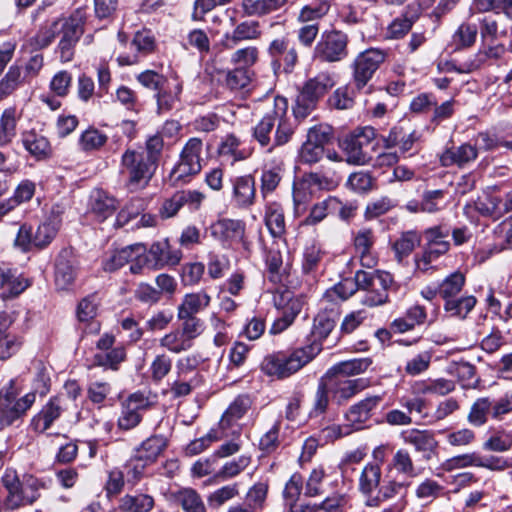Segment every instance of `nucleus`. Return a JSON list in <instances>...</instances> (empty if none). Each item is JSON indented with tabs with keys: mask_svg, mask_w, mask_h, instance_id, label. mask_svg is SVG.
<instances>
[{
	"mask_svg": "<svg viewBox=\"0 0 512 512\" xmlns=\"http://www.w3.org/2000/svg\"><path fill=\"white\" fill-rule=\"evenodd\" d=\"M335 326L334 320L326 313H319L314 318L310 345L293 350L289 355L277 353L264 358L261 367L265 374L279 379L286 378L308 364L322 349L318 342L325 339Z\"/></svg>",
	"mask_w": 512,
	"mask_h": 512,
	"instance_id": "nucleus-1",
	"label": "nucleus"
},
{
	"mask_svg": "<svg viewBox=\"0 0 512 512\" xmlns=\"http://www.w3.org/2000/svg\"><path fill=\"white\" fill-rule=\"evenodd\" d=\"M508 31L503 25L502 17H485L481 21V45L476 54L469 60L461 63L457 71L471 73L481 68L490 59H499L505 53V46L501 39Z\"/></svg>",
	"mask_w": 512,
	"mask_h": 512,
	"instance_id": "nucleus-2",
	"label": "nucleus"
},
{
	"mask_svg": "<svg viewBox=\"0 0 512 512\" xmlns=\"http://www.w3.org/2000/svg\"><path fill=\"white\" fill-rule=\"evenodd\" d=\"M87 18L85 8L76 9L68 18H58L49 25L41 28L31 38V45L35 49H42L52 43L57 34H62L61 40L77 43L83 34V26Z\"/></svg>",
	"mask_w": 512,
	"mask_h": 512,
	"instance_id": "nucleus-3",
	"label": "nucleus"
},
{
	"mask_svg": "<svg viewBox=\"0 0 512 512\" xmlns=\"http://www.w3.org/2000/svg\"><path fill=\"white\" fill-rule=\"evenodd\" d=\"M157 164L152 156L144 151L126 149L120 160V173L127 177L126 185L130 191L145 188L153 177Z\"/></svg>",
	"mask_w": 512,
	"mask_h": 512,
	"instance_id": "nucleus-4",
	"label": "nucleus"
},
{
	"mask_svg": "<svg viewBox=\"0 0 512 512\" xmlns=\"http://www.w3.org/2000/svg\"><path fill=\"white\" fill-rule=\"evenodd\" d=\"M335 85L334 75L321 71L309 78L296 98L293 113L297 119L309 116L317 107L319 100Z\"/></svg>",
	"mask_w": 512,
	"mask_h": 512,
	"instance_id": "nucleus-5",
	"label": "nucleus"
},
{
	"mask_svg": "<svg viewBox=\"0 0 512 512\" xmlns=\"http://www.w3.org/2000/svg\"><path fill=\"white\" fill-rule=\"evenodd\" d=\"M376 130L366 126L357 129L347 136L342 142V149L346 156V162L353 165H365L373 160L375 151L374 142Z\"/></svg>",
	"mask_w": 512,
	"mask_h": 512,
	"instance_id": "nucleus-6",
	"label": "nucleus"
},
{
	"mask_svg": "<svg viewBox=\"0 0 512 512\" xmlns=\"http://www.w3.org/2000/svg\"><path fill=\"white\" fill-rule=\"evenodd\" d=\"M203 143L199 138H190L180 153L178 163L172 169L169 179L172 185L188 183L201 169V152Z\"/></svg>",
	"mask_w": 512,
	"mask_h": 512,
	"instance_id": "nucleus-7",
	"label": "nucleus"
},
{
	"mask_svg": "<svg viewBox=\"0 0 512 512\" xmlns=\"http://www.w3.org/2000/svg\"><path fill=\"white\" fill-rule=\"evenodd\" d=\"M35 399L34 393L17 399L11 382L8 388L0 391V426L3 428L13 424L33 405Z\"/></svg>",
	"mask_w": 512,
	"mask_h": 512,
	"instance_id": "nucleus-8",
	"label": "nucleus"
},
{
	"mask_svg": "<svg viewBox=\"0 0 512 512\" xmlns=\"http://www.w3.org/2000/svg\"><path fill=\"white\" fill-rule=\"evenodd\" d=\"M386 58L387 53L377 48L367 49L356 56L352 63V69L353 83L358 90L368 84Z\"/></svg>",
	"mask_w": 512,
	"mask_h": 512,
	"instance_id": "nucleus-9",
	"label": "nucleus"
},
{
	"mask_svg": "<svg viewBox=\"0 0 512 512\" xmlns=\"http://www.w3.org/2000/svg\"><path fill=\"white\" fill-rule=\"evenodd\" d=\"M150 397L143 392L130 394L122 402L121 415L118 418V427L122 430H130L136 427L142 419V413L152 406Z\"/></svg>",
	"mask_w": 512,
	"mask_h": 512,
	"instance_id": "nucleus-10",
	"label": "nucleus"
},
{
	"mask_svg": "<svg viewBox=\"0 0 512 512\" xmlns=\"http://www.w3.org/2000/svg\"><path fill=\"white\" fill-rule=\"evenodd\" d=\"M348 37L341 31L325 32L315 48L316 55L326 62H338L347 54Z\"/></svg>",
	"mask_w": 512,
	"mask_h": 512,
	"instance_id": "nucleus-11",
	"label": "nucleus"
},
{
	"mask_svg": "<svg viewBox=\"0 0 512 512\" xmlns=\"http://www.w3.org/2000/svg\"><path fill=\"white\" fill-rule=\"evenodd\" d=\"M211 236L219 241L223 246L231 247L235 244L245 242V223L237 219H220L213 224L210 228Z\"/></svg>",
	"mask_w": 512,
	"mask_h": 512,
	"instance_id": "nucleus-12",
	"label": "nucleus"
},
{
	"mask_svg": "<svg viewBox=\"0 0 512 512\" xmlns=\"http://www.w3.org/2000/svg\"><path fill=\"white\" fill-rule=\"evenodd\" d=\"M381 395H371L352 405L345 414L348 428L343 432L347 435L352 430H359L372 417L373 412L382 402Z\"/></svg>",
	"mask_w": 512,
	"mask_h": 512,
	"instance_id": "nucleus-13",
	"label": "nucleus"
},
{
	"mask_svg": "<svg viewBox=\"0 0 512 512\" xmlns=\"http://www.w3.org/2000/svg\"><path fill=\"white\" fill-rule=\"evenodd\" d=\"M331 398L338 405H342L350 398L366 388L363 379H350L327 373L324 377Z\"/></svg>",
	"mask_w": 512,
	"mask_h": 512,
	"instance_id": "nucleus-14",
	"label": "nucleus"
},
{
	"mask_svg": "<svg viewBox=\"0 0 512 512\" xmlns=\"http://www.w3.org/2000/svg\"><path fill=\"white\" fill-rule=\"evenodd\" d=\"M148 258H142L149 269H161L165 266H175L182 259V252L172 248L167 240L155 242L147 251Z\"/></svg>",
	"mask_w": 512,
	"mask_h": 512,
	"instance_id": "nucleus-15",
	"label": "nucleus"
},
{
	"mask_svg": "<svg viewBox=\"0 0 512 512\" xmlns=\"http://www.w3.org/2000/svg\"><path fill=\"white\" fill-rule=\"evenodd\" d=\"M403 441L414 447L425 460H430L437 453L438 441L429 430L409 429L402 432Z\"/></svg>",
	"mask_w": 512,
	"mask_h": 512,
	"instance_id": "nucleus-16",
	"label": "nucleus"
},
{
	"mask_svg": "<svg viewBox=\"0 0 512 512\" xmlns=\"http://www.w3.org/2000/svg\"><path fill=\"white\" fill-rule=\"evenodd\" d=\"M275 117L274 146H282L288 143L294 134V123L288 116V102L286 98L275 97Z\"/></svg>",
	"mask_w": 512,
	"mask_h": 512,
	"instance_id": "nucleus-17",
	"label": "nucleus"
},
{
	"mask_svg": "<svg viewBox=\"0 0 512 512\" xmlns=\"http://www.w3.org/2000/svg\"><path fill=\"white\" fill-rule=\"evenodd\" d=\"M155 48V38L151 31H138L130 43L131 54H121L117 61L120 65H134L139 62L140 56L151 53Z\"/></svg>",
	"mask_w": 512,
	"mask_h": 512,
	"instance_id": "nucleus-18",
	"label": "nucleus"
},
{
	"mask_svg": "<svg viewBox=\"0 0 512 512\" xmlns=\"http://www.w3.org/2000/svg\"><path fill=\"white\" fill-rule=\"evenodd\" d=\"M118 207V201L107 192L95 189L90 194L89 212L98 220L104 221L112 216Z\"/></svg>",
	"mask_w": 512,
	"mask_h": 512,
	"instance_id": "nucleus-19",
	"label": "nucleus"
},
{
	"mask_svg": "<svg viewBox=\"0 0 512 512\" xmlns=\"http://www.w3.org/2000/svg\"><path fill=\"white\" fill-rule=\"evenodd\" d=\"M211 303V296L205 290L187 293L177 306V318H186L204 311Z\"/></svg>",
	"mask_w": 512,
	"mask_h": 512,
	"instance_id": "nucleus-20",
	"label": "nucleus"
},
{
	"mask_svg": "<svg viewBox=\"0 0 512 512\" xmlns=\"http://www.w3.org/2000/svg\"><path fill=\"white\" fill-rule=\"evenodd\" d=\"M64 409L62 397L52 398L42 410L33 418L32 426L36 432L43 433L58 419Z\"/></svg>",
	"mask_w": 512,
	"mask_h": 512,
	"instance_id": "nucleus-21",
	"label": "nucleus"
},
{
	"mask_svg": "<svg viewBox=\"0 0 512 512\" xmlns=\"http://www.w3.org/2000/svg\"><path fill=\"white\" fill-rule=\"evenodd\" d=\"M393 283V277L389 272H375V287L378 285L380 289L369 291L362 299V303L369 307L383 305L388 301V289Z\"/></svg>",
	"mask_w": 512,
	"mask_h": 512,
	"instance_id": "nucleus-22",
	"label": "nucleus"
},
{
	"mask_svg": "<svg viewBox=\"0 0 512 512\" xmlns=\"http://www.w3.org/2000/svg\"><path fill=\"white\" fill-rule=\"evenodd\" d=\"M478 156L477 148L469 143L445 150L440 156L442 166L457 165L463 167Z\"/></svg>",
	"mask_w": 512,
	"mask_h": 512,
	"instance_id": "nucleus-23",
	"label": "nucleus"
},
{
	"mask_svg": "<svg viewBox=\"0 0 512 512\" xmlns=\"http://www.w3.org/2000/svg\"><path fill=\"white\" fill-rule=\"evenodd\" d=\"M21 141L26 151L37 160L45 159L51 154L48 139L35 130L23 132Z\"/></svg>",
	"mask_w": 512,
	"mask_h": 512,
	"instance_id": "nucleus-24",
	"label": "nucleus"
},
{
	"mask_svg": "<svg viewBox=\"0 0 512 512\" xmlns=\"http://www.w3.org/2000/svg\"><path fill=\"white\" fill-rule=\"evenodd\" d=\"M233 201L239 207H249L255 199V181L251 175L236 177L233 182Z\"/></svg>",
	"mask_w": 512,
	"mask_h": 512,
	"instance_id": "nucleus-25",
	"label": "nucleus"
},
{
	"mask_svg": "<svg viewBox=\"0 0 512 512\" xmlns=\"http://www.w3.org/2000/svg\"><path fill=\"white\" fill-rule=\"evenodd\" d=\"M28 286V281L16 275V272L8 268L0 267V290L3 291V299L18 296Z\"/></svg>",
	"mask_w": 512,
	"mask_h": 512,
	"instance_id": "nucleus-26",
	"label": "nucleus"
},
{
	"mask_svg": "<svg viewBox=\"0 0 512 512\" xmlns=\"http://www.w3.org/2000/svg\"><path fill=\"white\" fill-rule=\"evenodd\" d=\"M181 92L182 85L179 82H167L158 90L155 95L158 113L169 112L175 108L180 101Z\"/></svg>",
	"mask_w": 512,
	"mask_h": 512,
	"instance_id": "nucleus-27",
	"label": "nucleus"
},
{
	"mask_svg": "<svg viewBox=\"0 0 512 512\" xmlns=\"http://www.w3.org/2000/svg\"><path fill=\"white\" fill-rule=\"evenodd\" d=\"M251 404L252 402L248 395L237 396L224 412L219 422L220 428L224 431L226 428L232 426L233 423L237 422L245 415L251 407Z\"/></svg>",
	"mask_w": 512,
	"mask_h": 512,
	"instance_id": "nucleus-28",
	"label": "nucleus"
},
{
	"mask_svg": "<svg viewBox=\"0 0 512 512\" xmlns=\"http://www.w3.org/2000/svg\"><path fill=\"white\" fill-rule=\"evenodd\" d=\"M261 32L259 24L256 21H244L238 24L231 34L226 35L225 46L233 48L241 41L255 40L259 38Z\"/></svg>",
	"mask_w": 512,
	"mask_h": 512,
	"instance_id": "nucleus-29",
	"label": "nucleus"
},
{
	"mask_svg": "<svg viewBox=\"0 0 512 512\" xmlns=\"http://www.w3.org/2000/svg\"><path fill=\"white\" fill-rule=\"evenodd\" d=\"M76 277L74 261L67 253H61L55 266V283L59 289H66Z\"/></svg>",
	"mask_w": 512,
	"mask_h": 512,
	"instance_id": "nucleus-30",
	"label": "nucleus"
},
{
	"mask_svg": "<svg viewBox=\"0 0 512 512\" xmlns=\"http://www.w3.org/2000/svg\"><path fill=\"white\" fill-rule=\"evenodd\" d=\"M11 324L6 313H0V360L10 358L19 349L20 343L7 330Z\"/></svg>",
	"mask_w": 512,
	"mask_h": 512,
	"instance_id": "nucleus-31",
	"label": "nucleus"
},
{
	"mask_svg": "<svg viewBox=\"0 0 512 512\" xmlns=\"http://www.w3.org/2000/svg\"><path fill=\"white\" fill-rule=\"evenodd\" d=\"M449 242H433L426 244L423 254L415 257L416 270L426 272L433 268L432 263L449 250Z\"/></svg>",
	"mask_w": 512,
	"mask_h": 512,
	"instance_id": "nucleus-32",
	"label": "nucleus"
},
{
	"mask_svg": "<svg viewBox=\"0 0 512 512\" xmlns=\"http://www.w3.org/2000/svg\"><path fill=\"white\" fill-rule=\"evenodd\" d=\"M144 251V245L141 243L126 246L120 250L114 251L103 262V268L107 272H113L133 259V253L140 254Z\"/></svg>",
	"mask_w": 512,
	"mask_h": 512,
	"instance_id": "nucleus-33",
	"label": "nucleus"
},
{
	"mask_svg": "<svg viewBox=\"0 0 512 512\" xmlns=\"http://www.w3.org/2000/svg\"><path fill=\"white\" fill-rule=\"evenodd\" d=\"M265 224L274 238L281 237L285 232L284 211L279 203L272 202L266 205Z\"/></svg>",
	"mask_w": 512,
	"mask_h": 512,
	"instance_id": "nucleus-34",
	"label": "nucleus"
},
{
	"mask_svg": "<svg viewBox=\"0 0 512 512\" xmlns=\"http://www.w3.org/2000/svg\"><path fill=\"white\" fill-rule=\"evenodd\" d=\"M2 483L8 491L4 502L5 507L10 510L20 507L19 493L22 480L20 481L17 472L13 469H6L2 476Z\"/></svg>",
	"mask_w": 512,
	"mask_h": 512,
	"instance_id": "nucleus-35",
	"label": "nucleus"
},
{
	"mask_svg": "<svg viewBox=\"0 0 512 512\" xmlns=\"http://www.w3.org/2000/svg\"><path fill=\"white\" fill-rule=\"evenodd\" d=\"M381 467L378 463H368L363 468L359 477V489L366 495H371L380 485Z\"/></svg>",
	"mask_w": 512,
	"mask_h": 512,
	"instance_id": "nucleus-36",
	"label": "nucleus"
},
{
	"mask_svg": "<svg viewBox=\"0 0 512 512\" xmlns=\"http://www.w3.org/2000/svg\"><path fill=\"white\" fill-rule=\"evenodd\" d=\"M154 507V498L148 494L125 495L119 501L122 512H149Z\"/></svg>",
	"mask_w": 512,
	"mask_h": 512,
	"instance_id": "nucleus-37",
	"label": "nucleus"
},
{
	"mask_svg": "<svg viewBox=\"0 0 512 512\" xmlns=\"http://www.w3.org/2000/svg\"><path fill=\"white\" fill-rule=\"evenodd\" d=\"M286 2L287 0H243L242 7L250 16H263L279 10Z\"/></svg>",
	"mask_w": 512,
	"mask_h": 512,
	"instance_id": "nucleus-38",
	"label": "nucleus"
},
{
	"mask_svg": "<svg viewBox=\"0 0 512 512\" xmlns=\"http://www.w3.org/2000/svg\"><path fill=\"white\" fill-rule=\"evenodd\" d=\"M286 2L287 0H243L242 7L250 16H263L279 10Z\"/></svg>",
	"mask_w": 512,
	"mask_h": 512,
	"instance_id": "nucleus-39",
	"label": "nucleus"
},
{
	"mask_svg": "<svg viewBox=\"0 0 512 512\" xmlns=\"http://www.w3.org/2000/svg\"><path fill=\"white\" fill-rule=\"evenodd\" d=\"M301 308L302 305L298 299H291L284 308L282 315L273 322L269 332L274 335L283 332L293 323Z\"/></svg>",
	"mask_w": 512,
	"mask_h": 512,
	"instance_id": "nucleus-40",
	"label": "nucleus"
},
{
	"mask_svg": "<svg viewBox=\"0 0 512 512\" xmlns=\"http://www.w3.org/2000/svg\"><path fill=\"white\" fill-rule=\"evenodd\" d=\"M17 111L14 107L5 109L0 118V146L9 144L16 136Z\"/></svg>",
	"mask_w": 512,
	"mask_h": 512,
	"instance_id": "nucleus-41",
	"label": "nucleus"
},
{
	"mask_svg": "<svg viewBox=\"0 0 512 512\" xmlns=\"http://www.w3.org/2000/svg\"><path fill=\"white\" fill-rule=\"evenodd\" d=\"M370 364L371 361L367 358L352 359L334 365L327 373L349 378L366 371Z\"/></svg>",
	"mask_w": 512,
	"mask_h": 512,
	"instance_id": "nucleus-42",
	"label": "nucleus"
},
{
	"mask_svg": "<svg viewBox=\"0 0 512 512\" xmlns=\"http://www.w3.org/2000/svg\"><path fill=\"white\" fill-rule=\"evenodd\" d=\"M478 25L471 22H463L452 36V43L456 49L471 47L478 36Z\"/></svg>",
	"mask_w": 512,
	"mask_h": 512,
	"instance_id": "nucleus-43",
	"label": "nucleus"
},
{
	"mask_svg": "<svg viewBox=\"0 0 512 512\" xmlns=\"http://www.w3.org/2000/svg\"><path fill=\"white\" fill-rule=\"evenodd\" d=\"M276 126L275 104L273 110L267 112L253 129V137L261 146H267L271 137L270 134Z\"/></svg>",
	"mask_w": 512,
	"mask_h": 512,
	"instance_id": "nucleus-44",
	"label": "nucleus"
},
{
	"mask_svg": "<svg viewBox=\"0 0 512 512\" xmlns=\"http://www.w3.org/2000/svg\"><path fill=\"white\" fill-rule=\"evenodd\" d=\"M420 241L421 239L416 232L407 231L402 233L393 244L396 260L402 262L420 244Z\"/></svg>",
	"mask_w": 512,
	"mask_h": 512,
	"instance_id": "nucleus-45",
	"label": "nucleus"
},
{
	"mask_svg": "<svg viewBox=\"0 0 512 512\" xmlns=\"http://www.w3.org/2000/svg\"><path fill=\"white\" fill-rule=\"evenodd\" d=\"M166 447V439L162 436L155 435L146 439L137 450V456L151 463L161 454Z\"/></svg>",
	"mask_w": 512,
	"mask_h": 512,
	"instance_id": "nucleus-46",
	"label": "nucleus"
},
{
	"mask_svg": "<svg viewBox=\"0 0 512 512\" xmlns=\"http://www.w3.org/2000/svg\"><path fill=\"white\" fill-rule=\"evenodd\" d=\"M44 488V484L32 475H24L20 487V506L32 504L39 497V491Z\"/></svg>",
	"mask_w": 512,
	"mask_h": 512,
	"instance_id": "nucleus-47",
	"label": "nucleus"
},
{
	"mask_svg": "<svg viewBox=\"0 0 512 512\" xmlns=\"http://www.w3.org/2000/svg\"><path fill=\"white\" fill-rule=\"evenodd\" d=\"M465 284V276L461 272H453L447 276L438 286V294L448 301L456 297Z\"/></svg>",
	"mask_w": 512,
	"mask_h": 512,
	"instance_id": "nucleus-48",
	"label": "nucleus"
},
{
	"mask_svg": "<svg viewBox=\"0 0 512 512\" xmlns=\"http://www.w3.org/2000/svg\"><path fill=\"white\" fill-rule=\"evenodd\" d=\"M331 0H320L316 5H305L299 12L298 22L302 24L318 23L330 10Z\"/></svg>",
	"mask_w": 512,
	"mask_h": 512,
	"instance_id": "nucleus-49",
	"label": "nucleus"
},
{
	"mask_svg": "<svg viewBox=\"0 0 512 512\" xmlns=\"http://www.w3.org/2000/svg\"><path fill=\"white\" fill-rule=\"evenodd\" d=\"M475 305L476 298L474 296H465L461 298L454 297L448 301H445L444 309L451 316L464 319L475 307Z\"/></svg>",
	"mask_w": 512,
	"mask_h": 512,
	"instance_id": "nucleus-50",
	"label": "nucleus"
},
{
	"mask_svg": "<svg viewBox=\"0 0 512 512\" xmlns=\"http://www.w3.org/2000/svg\"><path fill=\"white\" fill-rule=\"evenodd\" d=\"M176 500L185 512H206L204 502L193 489L185 488L176 494Z\"/></svg>",
	"mask_w": 512,
	"mask_h": 512,
	"instance_id": "nucleus-51",
	"label": "nucleus"
},
{
	"mask_svg": "<svg viewBox=\"0 0 512 512\" xmlns=\"http://www.w3.org/2000/svg\"><path fill=\"white\" fill-rule=\"evenodd\" d=\"M23 83L22 70L17 65L10 66L4 78L0 81V100L10 95Z\"/></svg>",
	"mask_w": 512,
	"mask_h": 512,
	"instance_id": "nucleus-52",
	"label": "nucleus"
},
{
	"mask_svg": "<svg viewBox=\"0 0 512 512\" xmlns=\"http://www.w3.org/2000/svg\"><path fill=\"white\" fill-rule=\"evenodd\" d=\"M391 467L398 473L407 477L414 478L418 476V471L414 465L411 455L407 450L399 449L393 456Z\"/></svg>",
	"mask_w": 512,
	"mask_h": 512,
	"instance_id": "nucleus-53",
	"label": "nucleus"
},
{
	"mask_svg": "<svg viewBox=\"0 0 512 512\" xmlns=\"http://www.w3.org/2000/svg\"><path fill=\"white\" fill-rule=\"evenodd\" d=\"M323 251L319 244L312 242L305 246L302 258V269L306 274L317 270L322 258Z\"/></svg>",
	"mask_w": 512,
	"mask_h": 512,
	"instance_id": "nucleus-54",
	"label": "nucleus"
},
{
	"mask_svg": "<svg viewBox=\"0 0 512 512\" xmlns=\"http://www.w3.org/2000/svg\"><path fill=\"white\" fill-rule=\"evenodd\" d=\"M334 196H329L326 199L314 204L311 208L309 215L305 218V225H316L323 221L327 215L333 214Z\"/></svg>",
	"mask_w": 512,
	"mask_h": 512,
	"instance_id": "nucleus-55",
	"label": "nucleus"
},
{
	"mask_svg": "<svg viewBox=\"0 0 512 512\" xmlns=\"http://www.w3.org/2000/svg\"><path fill=\"white\" fill-rule=\"evenodd\" d=\"M159 343L161 347L175 354L187 351L192 347L179 329H175L164 335Z\"/></svg>",
	"mask_w": 512,
	"mask_h": 512,
	"instance_id": "nucleus-56",
	"label": "nucleus"
},
{
	"mask_svg": "<svg viewBox=\"0 0 512 512\" xmlns=\"http://www.w3.org/2000/svg\"><path fill=\"white\" fill-rule=\"evenodd\" d=\"M107 139L106 134L91 127L82 132L79 138V145L83 151H94L104 146Z\"/></svg>",
	"mask_w": 512,
	"mask_h": 512,
	"instance_id": "nucleus-57",
	"label": "nucleus"
},
{
	"mask_svg": "<svg viewBox=\"0 0 512 512\" xmlns=\"http://www.w3.org/2000/svg\"><path fill=\"white\" fill-rule=\"evenodd\" d=\"M325 479L324 469L322 467L314 468L306 481L305 495L315 497L324 494L326 492Z\"/></svg>",
	"mask_w": 512,
	"mask_h": 512,
	"instance_id": "nucleus-58",
	"label": "nucleus"
},
{
	"mask_svg": "<svg viewBox=\"0 0 512 512\" xmlns=\"http://www.w3.org/2000/svg\"><path fill=\"white\" fill-rule=\"evenodd\" d=\"M446 206L443 190H428L422 195L421 212L436 213Z\"/></svg>",
	"mask_w": 512,
	"mask_h": 512,
	"instance_id": "nucleus-59",
	"label": "nucleus"
},
{
	"mask_svg": "<svg viewBox=\"0 0 512 512\" xmlns=\"http://www.w3.org/2000/svg\"><path fill=\"white\" fill-rule=\"evenodd\" d=\"M259 57V51L255 46H248L245 48L238 49L231 55V63L235 66L243 69H247L253 66Z\"/></svg>",
	"mask_w": 512,
	"mask_h": 512,
	"instance_id": "nucleus-60",
	"label": "nucleus"
},
{
	"mask_svg": "<svg viewBox=\"0 0 512 512\" xmlns=\"http://www.w3.org/2000/svg\"><path fill=\"white\" fill-rule=\"evenodd\" d=\"M250 462L251 456L241 455L237 459L226 462L220 469L218 476L222 480L236 477L249 466Z\"/></svg>",
	"mask_w": 512,
	"mask_h": 512,
	"instance_id": "nucleus-61",
	"label": "nucleus"
},
{
	"mask_svg": "<svg viewBox=\"0 0 512 512\" xmlns=\"http://www.w3.org/2000/svg\"><path fill=\"white\" fill-rule=\"evenodd\" d=\"M125 350L123 347H115L106 353L96 354L94 362L98 366L108 367L117 370L118 365L125 359Z\"/></svg>",
	"mask_w": 512,
	"mask_h": 512,
	"instance_id": "nucleus-62",
	"label": "nucleus"
},
{
	"mask_svg": "<svg viewBox=\"0 0 512 512\" xmlns=\"http://www.w3.org/2000/svg\"><path fill=\"white\" fill-rule=\"evenodd\" d=\"M491 409V402L488 398H479L472 405L468 421L474 426H482L487 421V414Z\"/></svg>",
	"mask_w": 512,
	"mask_h": 512,
	"instance_id": "nucleus-63",
	"label": "nucleus"
},
{
	"mask_svg": "<svg viewBox=\"0 0 512 512\" xmlns=\"http://www.w3.org/2000/svg\"><path fill=\"white\" fill-rule=\"evenodd\" d=\"M178 320L182 321L181 327L179 329L180 332L192 346L193 340L200 336L204 330L203 321L198 317L192 316H188L186 318H178Z\"/></svg>",
	"mask_w": 512,
	"mask_h": 512,
	"instance_id": "nucleus-64",
	"label": "nucleus"
}]
</instances>
